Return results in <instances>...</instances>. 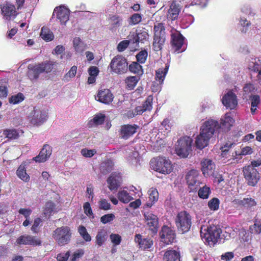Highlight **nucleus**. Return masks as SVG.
<instances>
[{
  "instance_id": "obj_1",
  "label": "nucleus",
  "mask_w": 261,
  "mask_h": 261,
  "mask_svg": "<svg viewBox=\"0 0 261 261\" xmlns=\"http://www.w3.org/2000/svg\"><path fill=\"white\" fill-rule=\"evenodd\" d=\"M57 65L56 62L47 60L37 64H29L28 75L31 80H37L42 73H50Z\"/></svg>"
},
{
  "instance_id": "obj_2",
  "label": "nucleus",
  "mask_w": 261,
  "mask_h": 261,
  "mask_svg": "<svg viewBox=\"0 0 261 261\" xmlns=\"http://www.w3.org/2000/svg\"><path fill=\"white\" fill-rule=\"evenodd\" d=\"M228 123V113H226L224 117L220 119V124L217 121L208 120L204 122L200 127V132L202 134L211 139L214 133L219 129L223 128Z\"/></svg>"
},
{
  "instance_id": "obj_3",
  "label": "nucleus",
  "mask_w": 261,
  "mask_h": 261,
  "mask_svg": "<svg viewBox=\"0 0 261 261\" xmlns=\"http://www.w3.org/2000/svg\"><path fill=\"white\" fill-rule=\"evenodd\" d=\"M52 237L59 246H65L71 242L72 230L68 226H62L53 231Z\"/></svg>"
},
{
  "instance_id": "obj_4",
  "label": "nucleus",
  "mask_w": 261,
  "mask_h": 261,
  "mask_svg": "<svg viewBox=\"0 0 261 261\" xmlns=\"http://www.w3.org/2000/svg\"><path fill=\"white\" fill-rule=\"evenodd\" d=\"M175 223L177 230L185 233L188 232L192 224V217L186 211H181L177 213L175 218Z\"/></svg>"
},
{
  "instance_id": "obj_5",
  "label": "nucleus",
  "mask_w": 261,
  "mask_h": 261,
  "mask_svg": "<svg viewBox=\"0 0 261 261\" xmlns=\"http://www.w3.org/2000/svg\"><path fill=\"white\" fill-rule=\"evenodd\" d=\"M150 165L152 169L161 173L167 174L173 170L171 161L167 158L163 156H157L150 161Z\"/></svg>"
},
{
  "instance_id": "obj_6",
  "label": "nucleus",
  "mask_w": 261,
  "mask_h": 261,
  "mask_svg": "<svg viewBox=\"0 0 261 261\" xmlns=\"http://www.w3.org/2000/svg\"><path fill=\"white\" fill-rule=\"evenodd\" d=\"M221 230L216 226H210L206 229L203 231L201 228L200 235L202 239H204L209 245H214L217 242L220 236Z\"/></svg>"
},
{
  "instance_id": "obj_7",
  "label": "nucleus",
  "mask_w": 261,
  "mask_h": 261,
  "mask_svg": "<svg viewBox=\"0 0 261 261\" xmlns=\"http://www.w3.org/2000/svg\"><path fill=\"white\" fill-rule=\"evenodd\" d=\"M109 67L112 72L121 74L127 72L128 63L124 57L122 55H117L111 60Z\"/></svg>"
},
{
  "instance_id": "obj_8",
  "label": "nucleus",
  "mask_w": 261,
  "mask_h": 261,
  "mask_svg": "<svg viewBox=\"0 0 261 261\" xmlns=\"http://www.w3.org/2000/svg\"><path fill=\"white\" fill-rule=\"evenodd\" d=\"M28 118L32 124L40 126L47 121L48 113L45 110L35 107L28 116Z\"/></svg>"
},
{
  "instance_id": "obj_9",
  "label": "nucleus",
  "mask_w": 261,
  "mask_h": 261,
  "mask_svg": "<svg viewBox=\"0 0 261 261\" xmlns=\"http://www.w3.org/2000/svg\"><path fill=\"white\" fill-rule=\"evenodd\" d=\"M193 140L188 136L180 138L177 141L175 150L177 154L182 158H187L192 151Z\"/></svg>"
},
{
  "instance_id": "obj_10",
  "label": "nucleus",
  "mask_w": 261,
  "mask_h": 261,
  "mask_svg": "<svg viewBox=\"0 0 261 261\" xmlns=\"http://www.w3.org/2000/svg\"><path fill=\"white\" fill-rule=\"evenodd\" d=\"M244 178L247 184L250 186H255L259 179V174L252 166H246L243 170Z\"/></svg>"
},
{
  "instance_id": "obj_11",
  "label": "nucleus",
  "mask_w": 261,
  "mask_h": 261,
  "mask_svg": "<svg viewBox=\"0 0 261 261\" xmlns=\"http://www.w3.org/2000/svg\"><path fill=\"white\" fill-rule=\"evenodd\" d=\"M198 171L192 169L186 175L187 184L192 190H196L201 184Z\"/></svg>"
},
{
  "instance_id": "obj_12",
  "label": "nucleus",
  "mask_w": 261,
  "mask_h": 261,
  "mask_svg": "<svg viewBox=\"0 0 261 261\" xmlns=\"http://www.w3.org/2000/svg\"><path fill=\"white\" fill-rule=\"evenodd\" d=\"M108 188L111 191H117L122 181V176L119 172H114L111 174L107 180Z\"/></svg>"
},
{
  "instance_id": "obj_13",
  "label": "nucleus",
  "mask_w": 261,
  "mask_h": 261,
  "mask_svg": "<svg viewBox=\"0 0 261 261\" xmlns=\"http://www.w3.org/2000/svg\"><path fill=\"white\" fill-rule=\"evenodd\" d=\"M184 40L185 37L178 32L171 34V44L175 51L181 53L185 50V49H183L180 50L184 45Z\"/></svg>"
},
{
  "instance_id": "obj_14",
  "label": "nucleus",
  "mask_w": 261,
  "mask_h": 261,
  "mask_svg": "<svg viewBox=\"0 0 261 261\" xmlns=\"http://www.w3.org/2000/svg\"><path fill=\"white\" fill-rule=\"evenodd\" d=\"M160 235L162 241L166 244L172 243L175 238V231L166 225L162 227Z\"/></svg>"
},
{
  "instance_id": "obj_15",
  "label": "nucleus",
  "mask_w": 261,
  "mask_h": 261,
  "mask_svg": "<svg viewBox=\"0 0 261 261\" xmlns=\"http://www.w3.org/2000/svg\"><path fill=\"white\" fill-rule=\"evenodd\" d=\"M95 99L101 103L109 105L113 101L114 95L109 89H102L98 91Z\"/></svg>"
},
{
  "instance_id": "obj_16",
  "label": "nucleus",
  "mask_w": 261,
  "mask_h": 261,
  "mask_svg": "<svg viewBox=\"0 0 261 261\" xmlns=\"http://www.w3.org/2000/svg\"><path fill=\"white\" fill-rule=\"evenodd\" d=\"M1 9L4 17L8 20L14 18L18 14L15 6L10 3L1 5Z\"/></svg>"
},
{
  "instance_id": "obj_17",
  "label": "nucleus",
  "mask_w": 261,
  "mask_h": 261,
  "mask_svg": "<svg viewBox=\"0 0 261 261\" xmlns=\"http://www.w3.org/2000/svg\"><path fill=\"white\" fill-rule=\"evenodd\" d=\"M52 147L48 144L43 145L39 154L33 158V160L37 163H44L50 157L52 153Z\"/></svg>"
},
{
  "instance_id": "obj_18",
  "label": "nucleus",
  "mask_w": 261,
  "mask_h": 261,
  "mask_svg": "<svg viewBox=\"0 0 261 261\" xmlns=\"http://www.w3.org/2000/svg\"><path fill=\"white\" fill-rule=\"evenodd\" d=\"M139 126L137 124H124L121 126L120 129V136L125 140L128 139L135 134Z\"/></svg>"
},
{
  "instance_id": "obj_19",
  "label": "nucleus",
  "mask_w": 261,
  "mask_h": 261,
  "mask_svg": "<svg viewBox=\"0 0 261 261\" xmlns=\"http://www.w3.org/2000/svg\"><path fill=\"white\" fill-rule=\"evenodd\" d=\"M144 217L149 229L153 233H156L158 229V218L157 216L151 213L147 212L144 214Z\"/></svg>"
},
{
  "instance_id": "obj_20",
  "label": "nucleus",
  "mask_w": 261,
  "mask_h": 261,
  "mask_svg": "<svg viewBox=\"0 0 261 261\" xmlns=\"http://www.w3.org/2000/svg\"><path fill=\"white\" fill-rule=\"evenodd\" d=\"M56 14V17L61 24H65L69 18V11L64 7H56L54 9L53 15Z\"/></svg>"
},
{
  "instance_id": "obj_21",
  "label": "nucleus",
  "mask_w": 261,
  "mask_h": 261,
  "mask_svg": "<svg viewBox=\"0 0 261 261\" xmlns=\"http://www.w3.org/2000/svg\"><path fill=\"white\" fill-rule=\"evenodd\" d=\"M201 171L203 174L206 176H210L214 173L215 165L210 159H204L201 162Z\"/></svg>"
},
{
  "instance_id": "obj_22",
  "label": "nucleus",
  "mask_w": 261,
  "mask_h": 261,
  "mask_svg": "<svg viewBox=\"0 0 261 261\" xmlns=\"http://www.w3.org/2000/svg\"><path fill=\"white\" fill-rule=\"evenodd\" d=\"M135 241L138 243L139 248L143 249L150 248L153 245V241L149 238H142L140 234H136L135 237Z\"/></svg>"
},
{
  "instance_id": "obj_23",
  "label": "nucleus",
  "mask_w": 261,
  "mask_h": 261,
  "mask_svg": "<svg viewBox=\"0 0 261 261\" xmlns=\"http://www.w3.org/2000/svg\"><path fill=\"white\" fill-rule=\"evenodd\" d=\"M179 251L174 249L167 250L163 255V261H180Z\"/></svg>"
},
{
  "instance_id": "obj_24",
  "label": "nucleus",
  "mask_w": 261,
  "mask_h": 261,
  "mask_svg": "<svg viewBox=\"0 0 261 261\" xmlns=\"http://www.w3.org/2000/svg\"><path fill=\"white\" fill-rule=\"evenodd\" d=\"M153 96L149 95L146 98L142 106L136 107L137 114L141 115L144 112L150 111L152 108Z\"/></svg>"
},
{
  "instance_id": "obj_25",
  "label": "nucleus",
  "mask_w": 261,
  "mask_h": 261,
  "mask_svg": "<svg viewBox=\"0 0 261 261\" xmlns=\"http://www.w3.org/2000/svg\"><path fill=\"white\" fill-rule=\"evenodd\" d=\"M108 238V231L106 229L102 228L99 229L95 237V243L98 247L102 246L107 241Z\"/></svg>"
},
{
  "instance_id": "obj_26",
  "label": "nucleus",
  "mask_w": 261,
  "mask_h": 261,
  "mask_svg": "<svg viewBox=\"0 0 261 261\" xmlns=\"http://www.w3.org/2000/svg\"><path fill=\"white\" fill-rule=\"evenodd\" d=\"M166 41V36H153L152 43L153 49L155 51H159L162 49Z\"/></svg>"
},
{
  "instance_id": "obj_27",
  "label": "nucleus",
  "mask_w": 261,
  "mask_h": 261,
  "mask_svg": "<svg viewBox=\"0 0 261 261\" xmlns=\"http://www.w3.org/2000/svg\"><path fill=\"white\" fill-rule=\"evenodd\" d=\"M233 202L240 206H243L247 208H251L256 205L255 200L253 198L250 197L245 198L242 200H235Z\"/></svg>"
},
{
  "instance_id": "obj_28",
  "label": "nucleus",
  "mask_w": 261,
  "mask_h": 261,
  "mask_svg": "<svg viewBox=\"0 0 261 261\" xmlns=\"http://www.w3.org/2000/svg\"><path fill=\"white\" fill-rule=\"evenodd\" d=\"M210 139L200 132V134L196 138L195 145L196 147L202 149L208 145Z\"/></svg>"
},
{
  "instance_id": "obj_29",
  "label": "nucleus",
  "mask_w": 261,
  "mask_h": 261,
  "mask_svg": "<svg viewBox=\"0 0 261 261\" xmlns=\"http://www.w3.org/2000/svg\"><path fill=\"white\" fill-rule=\"evenodd\" d=\"M180 11L179 6L177 5L174 2L172 3L168 10V18L172 20L176 19L178 16Z\"/></svg>"
},
{
  "instance_id": "obj_30",
  "label": "nucleus",
  "mask_w": 261,
  "mask_h": 261,
  "mask_svg": "<svg viewBox=\"0 0 261 261\" xmlns=\"http://www.w3.org/2000/svg\"><path fill=\"white\" fill-rule=\"evenodd\" d=\"M129 71L136 74V76L140 77L143 74L142 66L137 62H133L128 66Z\"/></svg>"
},
{
  "instance_id": "obj_31",
  "label": "nucleus",
  "mask_w": 261,
  "mask_h": 261,
  "mask_svg": "<svg viewBox=\"0 0 261 261\" xmlns=\"http://www.w3.org/2000/svg\"><path fill=\"white\" fill-rule=\"evenodd\" d=\"M149 200L151 202H147V206L150 207L159 199V193L156 189L152 188L148 191Z\"/></svg>"
},
{
  "instance_id": "obj_32",
  "label": "nucleus",
  "mask_w": 261,
  "mask_h": 261,
  "mask_svg": "<svg viewBox=\"0 0 261 261\" xmlns=\"http://www.w3.org/2000/svg\"><path fill=\"white\" fill-rule=\"evenodd\" d=\"M114 164L112 161L107 160L102 162L100 166V170L102 174H107L113 169Z\"/></svg>"
},
{
  "instance_id": "obj_33",
  "label": "nucleus",
  "mask_w": 261,
  "mask_h": 261,
  "mask_svg": "<svg viewBox=\"0 0 261 261\" xmlns=\"http://www.w3.org/2000/svg\"><path fill=\"white\" fill-rule=\"evenodd\" d=\"M140 79V77L138 76H130L127 77L125 80L126 88L128 90L134 89Z\"/></svg>"
},
{
  "instance_id": "obj_34",
  "label": "nucleus",
  "mask_w": 261,
  "mask_h": 261,
  "mask_svg": "<svg viewBox=\"0 0 261 261\" xmlns=\"http://www.w3.org/2000/svg\"><path fill=\"white\" fill-rule=\"evenodd\" d=\"M169 69V66L166 65L164 68H159L156 71L155 80L162 84Z\"/></svg>"
},
{
  "instance_id": "obj_35",
  "label": "nucleus",
  "mask_w": 261,
  "mask_h": 261,
  "mask_svg": "<svg viewBox=\"0 0 261 261\" xmlns=\"http://www.w3.org/2000/svg\"><path fill=\"white\" fill-rule=\"evenodd\" d=\"M40 37L47 42L50 41L54 38L53 33L47 28L45 27H42L41 29Z\"/></svg>"
},
{
  "instance_id": "obj_36",
  "label": "nucleus",
  "mask_w": 261,
  "mask_h": 261,
  "mask_svg": "<svg viewBox=\"0 0 261 261\" xmlns=\"http://www.w3.org/2000/svg\"><path fill=\"white\" fill-rule=\"evenodd\" d=\"M3 135L8 140H15L18 138L19 134L18 132L14 128H7L3 131Z\"/></svg>"
},
{
  "instance_id": "obj_37",
  "label": "nucleus",
  "mask_w": 261,
  "mask_h": 261,
  "mask_svg": "<svg viewBox=\"0 0 261 261\" xmlns=\"http://www.w3.org/2000/svg\"><path fill=\"white\" fill-rule=\"evenodd\" d=\"M17 175L23 181H28L30 179L29 175L27 173L24 165H20L16 171Z\"/></svg>"
},
{
  "instance_id": "obj_38",
  "label": "nucleus",
  "mask_w": 261,
  "mask_h": 261,
  "mask_svg": "<svg viewBox=\"0 0 261 261\" xmlns=\"http://www.w3.org/2000/svg\"><path fill=\"white\" fill-rule=\"evenodd\" d=\"M118 198L121 202L124 203H127L133 199V198L126 191H119L118 193Z\"/></svg>"
},
{
  "instance_id": "obj_39",
  "label": "nucleus",
  "mask_w": 261,
  "mask_h": 261,
  "mask_svg": "<svg viewBox=\"0 0 261 261\" xmlns=\"http://www.w3.org/2000/svg\"><path fill=\"white\" fill-rule=\"evenodd\" d=\"M154 36H166L165 29L163 23L155 24L153 28Z\"/></svg>"
},
{
  "instance_id": "obj_40",
  "label": "nucleus",
  "mask_w": 261,
  "mask_h": 261,
  "mask_svg": "<svg viewBox=\"0 0 261 261\" xmlns=\"http://www.w3.org/2000/svg\"><path fill=\"white\" fill-rule=\"evenodd\" d=\"M210 188L206 186L200 188L198 192V196L202 199H207L211 193Z\"/></svg>"
},
{
  "instance_id": "obj_41",
  "label": "nucleus",
  "mask_w": 261,
  "mask_h": 261,
  "mask_svg": "<svg viewBox=\"0 0 261 261\" xmlns=\"http://www.w3.org/2000/svg\"><path fill=\"white\" fill-rule=\"evenodd\" d=\"M78 232L81 236L86 242H90L91 240L90 235L87 232V230L85 226L80 225L78 228Z\"/></svg>"
},
{
  "instance_id": "obj_42",
  "label": "nucleus",
  "mask_w": 261,
  "mask_h": 261,
  "mask_svg": "<svg viewBox=\"0 0 261 261\" xmlns=\"http://www.w3.org/2000/svg\"><path fill=\"white\" fill-rule=\"evenodd\" d=\"M238 105L237 95L231 91L229 90V109H235Z\"/></svg>"
},
{
  "instance_id": "obj_43",
  "label": "nucleus",
  "mask_w": 261,
  "mask_h": 261,
  "mask_svg": "<svg viewBox=\"0 0 261 261\" xmlns=\"http://www.w3.org/2000/svg\"><path fill=\"white\" fill-rule=\"evenodd\" d=\"M8 83L6 80H0V97L4 98L7 97L8 94Z\"/></svg>"
},
{
  "instance_id": "obj_44",
  "label": "nucleus",
  "mask_w": 261,
  "mask_h": 261,
  "mask_svg": "<svg viewBox=\"0 0 261 261\" xmlns=\"http://www.w3.org/2000/svg\"><path fill=\"white\" fill-rule=\"evenodd\" d=\"M24 96L22 93H18L17 94L12 96L9 99V102L13 104H17L22 101Z\"/></svg>"
},
{
  "instance_id": "obj_45",
  "label": "nucleus",
  "mask_w": 261,
  "mask_h": 261,
  "mask_svg": "<svg viewBox=\"0 0 261 261\" xmlns=\"http://www.w3.org/2000/svg\"><path fill=\"white\" fill-rule=\"evenodd\" d=\"M219 200L217 198H213L207 203L209 208L212 211L218 210L219 207Z\"/></svg>"
},
{
  "instance_id": "obj_46",
  "label": "nucleus",
  "mask_w": 261,
  "mask_h": 261,
  "mask_svg": "<svg viewBox=\"0 0 261 261\" xmlns=\"http://www.w3.org/2000/svg\"><path fill=\"white\" fill-rule=\"evenodd\" d=\"M148 53L146 50L140 51L137 55V62L141 64L144 63L147 59Z\"/></svg>"
},
{
  "instance_id": "obj_47",
  "label": "nucleus",
  "mask_w": 261,
  "mask_h": 261,
  "mask_svg": "<svg viewBox=\"0 0 261 261\" xmlns=\"http://www.w3.org/2000/svg\"><path fill=\"white\" fill-rule=\"evenodd\" d=\"M252 60L253 61L250 62L249 64L248 68L252 71L258 72L260 69V64L258 63L260 60L259 59H257V60L256 59Z\"/></svg>"
},
{
  "instance_id": "obj_48",
  "label": "nucleus",
  "mask_w": 261,
  "mask_h": 261,
  "mask_svg": "<svg viewBox=\"0 0 261 261\" xmlns=\"http://www.w3.org/2000/svg\"><path fill=\"white\" fill-rule=\"evenodd\" d=\"M42 244L41 240L36 236L29 235L28 245L33 246H39Z\"/></svg>"
},
{
  "instance_id": "obj_49",
  "label": "nucleus",
  "mask_w": 261,
  "mask_h": 261,
  "mask_svg": "<svg viewBox=\"0 0 261 261\" xmlns=\"http://www.w3.org/2000/svg\"><path fill=\"white\" fill-rule=\"evenodd\" d=\"M136 34L138 36V39H139L140 42H143L145 40H147L149 38V34L148 31H146L144 28L140 30L138 33Z\"/></svg>"
},
{
  "instance_id": "obj_50",
  "label": "nucleus",
  "mask_w": 261,
  "mask_h": 261,
  "mask_svg": "<svg viewBox=\"0 0 261 261\" xmlns=\"http://www.w3.org/2000/svg\"><path fill=\"white\" fill-rule=\"evenodd\" d=\"M105 115L102 114L96 115L92 120L90 121L93 122L96 125H100L103 123L105 120Z\"/></svg>"
},
{
  "instance_id": "obj_51",
  "label": "nucleus",
  "mask_w": 261,
  "mask_h": 261,
  "mask_svg": "<svg viewBox=\"0 0 261 261\" xmlns=\"http://www.w3.org/2000/svg\"><path fill=\"white\" fill-rule=\"evenodd\" d=\"M29 236V234H24L21 235L20 237H19L16 241V245H28Z\"/></svg>"
},
{
  "instance_id": "obj_52",
  "label": "nucleus",
  "mask_w": 261,
  "mask_h": 261,
  "mask_svg": "<svg viewBox=\"0 0 261 261\" xmlns=\"http://www.w3.org/2000/svg\"><path fill=\"white\" fill-rule=\"evenodd\" d=\"M110 238L112 243L114 246L119 245L122 240L121 237L119 234L116 233L111 234L110 236Z\"/></svg>"
},
{
  "instance_id": "obj_53",
  "label": "nucleus",
  "mask_w": 261,
  "mask_h": 261,
  "mask_svg": "<svg viewBox=\"0 0 261 261\" xmlns=\"http://www.w3.org/2000/svg\"><path fill=\"white\" fill-rule=\"evenodd\" d=\"M110 20L111 25L112 26V27L113 28H116L120 25V22L122 20L119 18V17L116 15H113L110 17Z\"/></svg>"
},
{
  "instance_id": "obj_54",
  "label": "nucleus",
  "mask_w": 261,
  "mask_h": 261,
  "mask_svg": "<svg viewBox=\"0 0 261 261\" xmlns=\"http://www.w3.org/2000/svg\"><path fill=\"white\" fill-rule=\"evenodd\" d=\"M142 20L141 15L138 13L133 14L130 17L129 23L135 25L139 23Z\"/></svg>"
},
{
  "instance_id": "obj_55",
  "label": "nucleus",
  "mask_w": 261,
  "mask_h": 261,
  "mask_svg": "<svg viewBox=\"0 0 261 261\" xmlns=\"http://www.w3.org/2000/svg\"><path fill=\"white\" fill-rule=\"evenodd\" d=\"M115 216L113 214H108L102 216L100 218V221L103 224H106L112 221L115 219Z\"/></svg>"
},
{
  "instance_id": "obj_56",
  "label": "nucleus",
  "mask_w": 261,
  "mask_h": 261,
  "mask_svg": "<svg viewBox=\"0 0 261 261\" xmlns=\"http://www.w3.org/2000/svg\"><path fill=\"white\" fill-rule=\"evenodd\" d=\"M98 203L100 210L107 211L111 208V204L105 199L100 200Z\"/></svg>"
},
{
  "instance_id": "obj_57",
  "label": "nucleus",
  "mask_w": 261,
  "mask_h": 261,
  "mask_svg": "<svg viewBox=\"0 0 261 261\" xmlns=\"http://www.w3.org/2000/svg\"><path fill=\"white\" fill-rule=\"evenodd\" d=\"M129 44V41L125 40L120 42L117 45V50L119 52L124 51L127 48Z\"/></svg>"
},
{
  "instance_id": "obj_58",
  "label": "nucleus",
  "mask_w": 261,
  "mask_h": 261,
  "mask_svg": "<svg viewBox=\"0 0 261 261\" xmlns=\"http://www.w3.org/2000/svg\"><path fill=\"white\" fill-rule=\"evenodd\" d=\"M73 46L76 51H82V45L83 44L80 38H75L73 40Z\"/></svg>"
},
{
  "instance_id": "obj_59",
  "label": "nucleus",
  "mask_w": 261,
  "mask_h": 261,
  "mask_svg": "<svg viewBox=\"0 0 261 261\" xmlns=\"http://www.w3.org/2000/svg\"><path fill=\"white\" fill-rule=\"evenodd\" d=\"M42 222V220L40 218H37L34 220V223L31 227V230L35 233H37L39 232V225Z\"/></svg>"
},
{
  "instance_id": "obj_60",
  "label": "nucleus",
  "mask_w": 261,
  "mask_h": 261,
  "mask_svg": "<svg viewBox=\"0 0 261 261\" xmlns=\"http://www.w3.org/2000/svg\"><path fill=\"white\" fill-rule=\"evenodd\" d=\"M96 153L94 149L89 150L86 148H84L81 150V154L85 157L91 158Z\"/></svg>"
},
{
  "instance_id": "obj_61",
  "label": "nucleus",
  "mask_w": 261,
  "mask_h": 261,
  "mask_svg": "<svg viewBox=\"0 0 261 261\" xmlns=\"http://www.w3.org/2000/svg\"><path fill=\"white\" fill-rule=\"evenodd\" d=\"M56 205L52 201H48L45 204V211L47 214H51L55 208Z\"/></svg>"
},
{
  "instance_id": "obj_62",
  "label": "nucleus",
  "mask_w": 261,
  "mask_h": 261,
  "mask_svg": "<svg viewBox=\"0 0 261 261\" xmlns=\"http://www.w3.org/2000/svg\"><path fill=\"white\" fill-rule=\"evenodd\" d=\"M77 71V67L73 66L71 67L70 70L65 74L64 77L67 79L68 77L72 78L75 76Z\"/></svg>"
},
{
  "instance_id": "obj_63",
  "label": "nucleus",
  "mask_w": 261,
  "mask_h": 261,
  "mask_svg": "<svg viewBox=\"0 0 261 261\" xmlns=\"http://www.w3.org/2000/svg\"><path fill=\"white\" fill-rule=\"evenodd\" d=\"M254 90V85L250 83H248L245 85L243 87L244 92L245 94H248L252 92Z\"/></svg>"
},
{
  "instance_id": "obj_64",
  "label": "nucleus",
  "mask_w": 261,
  "mask_h": 261,
  "mask_svg": "<svg viewBox=\"0 0 261 261\" xmlns=\"http://www.w3.org/2000/svg\"><path fill=\"white\" fill-rule=\"evenodd\" d=\"M70 255L69 252L65 253H61L58 254L57 259L58 261H67Z\"/></svg>"
}]
</instances>
